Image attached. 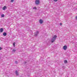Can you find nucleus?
Returning a JSON list of instances; mask_svg holds the SVG:
<instances>
[{
    "label": "nucleus",
    "mask_w": 77,
    "mask_h": 77,
    "mask_svg": "<svg viewBox=\"0 0 77 77\" xmlns=\"http://www.w3.org/2000/svg\"><path fill=\"white\" fill-rule=\"evenodd\" d=\"M56 38H57V36L56 35H55L54 36L53 38L51 39V42L53 43L54 42V41L56 40Z\"/></svg>",
    "instance_id": "f257e3e1"
},
{
    "label": "nucleus",
    "mask_w": 77,
    "mask_h": 77,
    "mask_svg": "<svg viewBox=\"0 0 77 77\" xmlns=\"http://www.w3.org/2000/svg\"><path fill=\"white\" fill-rule=\"evenodd\" d=\"M39 4V0H36L35 4L36 5H38Z\"/></svg>",
    "instance_id": "f03ea898"
},
{
    "label": "nucleus",
    "mask_w": 77,
    "mask_h": 77,
    "mask_svg": "<svg viewBox=\"0 0 77 77\" xmlns=\"http://www.w3.org/2000/svg\"><path fill=\"white\" fill-rule=\"evenodd\" d=\"M38 34H39V31H37L35 33V36H37Z\"/></svg>",
    "instance_id": "7ed1b4c3"
},
{
    "label": "nucleus",
    "mask_w": 77,
    "mask_h": 77,
    "mask_svg": "<svg viewBox=\"0 0 77 77\" xmlns=\"http://www.w3.org/2000/svg\"><path fill=\"white\" fill-rule=\"evenodd\" d=\"M63 48L64 50H66L67 49V46L66 45H65L63 47Z\"/></svg>",
    "instance_id": "20e7f679"
},
{
    "label": "nucleus",
    "mask_w": 77,
    "mask_h": 77,
    "mask_svg": "<svg viewBox=\"0 0 77 77\" xmlns=\"http://www.w3.org/2000/svg\"><path fill=\"white\" fill-rule=\"evenodd\" d=\"M15 74L16 75H19V74L18 73V70H16L15 71Z\"/></svg>",
    "instance_id": "39448f33"
},
{
    "label": "nucleus",
    "mask_w": 77,
    "mask_h": 77,
    "mask_svg": "<svg viewBox=\"0 0 77 77\" xmlns=\"http://www.w3.org/2000/svg\"><path fill=\"white\" fill-rule=\"evenodd\" d=\"M39 23L40 24H42L43 23V20L42 19H40L39 20Z\"/></svg>",
    "instance_id": "423d86ee"
},
{
    "label": "nucleus",
    "mask_w": 77,
    "mask_h": 77,
    "mask_svg": "<svg viewBox=\"0 0 77 77\" xmlns=\"http://www.w3.org/2000/svg\"><path fill=\"white\" fill-rule=\"evenodd\" d=\"M0 33H2L3 32V28H1L0 29Z\"/></svg>",
    "instance_id": "0eeeda50"
},
{
    "label": "nucleus",
    "mask_w": 77,
    "mask_h": 77,
    "mask_svg": "<svg viewBox=\"0 0 77 77\" xmlns=\"http://www.w3.org/2000/svg\"><path fill=\"white\" fill-rule=\"evenodd\" d=\"M3 36H6V35H7V34L6 32H4V33H3Z\"/></svg>",
    "instance_id": "6e6552de"
},
{
    "label": "nucleus",
    "mask_w": 77,
    "mask_h": 77,
    "mask_svg": "<svg viewBox=\"0 0 77 77\" xmlns=\"http://www.w3.org/2000/svg\"><path fill=\"white\" fill-rule=\"evenodd\" d=\"M12 52H15L16 51V50L15 49H13L12 51Z\"/></svg>",
    "instance_id": "1a4fd4ad"
},
{
    "label": "nucleus",
    "mask_w": 77,
    "mask_h": 77,
    "mask_svg": "<svg viewBox=\"0 0 77 77\" xmlns=\"http://www.w3.org/2000/svg\"><path fill=\"white\" fill-rule=\"evenodd\" d=\"M6 7L5 6H4V7L3 8V10H5V9H6Z\"/></svg>",
    "instance_id": "9d476101"
},
{
    "label": "nucleus",
    "mask_w": 77,
    "mask_h": 77,
    "mask_svg": "<svg viewBox=\"0 0 77 77\" xmlns=\"http://www.w3.org/2000/svg\"><path fill=\"white\" fill-rule=\"evenodd\" d=\"M36 7H35L34 8H33V9H35V10H36L37 9Z\"/></svg>",
    "instance_id": "9b49d317"
},
{
    "label": "nucleus",
    "mask_w": 77,
    "mask_h": 77,
    "mask_svg": "<svg viewBox=\"0 0 77 77\" xmlns=\"http://www.w3.org/2000/svg\"><path fill=\"white\" fill-rule=\"evenodd\" d=\"M15 42H14L13 44V45L14 47H15Z\"/></svg>",
    "instance_id": "f8f14e48"
},
{
    "label": "nucleus",
    "mask_w": 77,
    "mask_h": 77,
    "mask_svg": "<svg viewBox=\"0 0 77 77\" xmlns=\"http://www.w3.org/2000/svg\"><path fill=\"white\" fill-rule=\"evenodd\" d=\"M67 60H64V63H67Z\"/></svg>",
    "instance_id": "ddd939ff"
},
{
    "label": "nucleus",
    "mask_w": 77,
    "mask_h": 77,
    "mask_svg": "<svg viewBox=\"0 0 77 77\" xmlns=\"http://www.w3.org/2000/svg\"><path fill=\"white\" fill-rule=\"evenodd\" d=\"M4 14H2L1 15V17H4Z\"/></svg>",
    "instance_id": "4468645a"
},
{
    "label": "nucleus",
    "mask_w": 77,
    "mask_h": 77,
    "mask_svg": "<svg viewBox=\"0 0 77 77\" xmlns=\"http://www.w3.org/2000/svg\"><path fill=\"white\" fill-rule=\"evenodd\" d=\"M15 0H11V1L12 3H13Z\"/></svg>",
    "instance_id": "2eb2a0df"
},
{
    "label": "nucleus",
    "mask_w": 77,
    "mask_h": 77,
    "mask_svg": "<svg viewBox=\"0 0 77 77\" xmlns=\"http://www.w3.org/2000/svg\"><path fill=\"white\" fill-rule=\"evenodd\" d=\"M15 63H16V64H17V63H18V62L17 61H15Z\"/></svg>",
    "instance_id": "dca6fc26"
},
{
    "label": "nucleus",
    "mask_w": 77,
    "mask_h": 77,
    "mask_svg": "<svg viewBox=\"0 0 77 77\" xmlns=\"http://www.w3.org/2000/svg\"><path fill=\"white\" fill-rule=\"evenodd\" d=\"M60 25L61 26H62V23H60Z\"/></svg>",
    "instance_id": "f3484780"
},
{
    "label": "nucleus",
    "mask_w": 77,
    "mask_h": 77,
    "mask_svg": "<svg viewBox=\"0 0 77 77\" xmlns=\"http://www.w3.org/2000/svg\"><path fill=\"white\" fill-rule=\"evenodd\" d=\"M58 0H54V2H57Z\"/></svg>",
    "instance_id": "a211bd4d"
},
{
    "label": "nucleus",
    "mask_w": 77,
    "mask_h": 77,
    "mask_svg": "<svg viewBox=\"0 0 77 77\" xmlns=\"http://www.w3.org/2000/svg\"><path fill=\"white\" fill-rule=\"evenodd\" d=\"M2 48L1 47H0V50H2Z\"/></svg>",
    "instance_id": "6ab92c4d"
},
{
    "label": "nucleus",
    "mask_w": 77,
    "mask_h": 77,
    "mask_svg": "<svg viewBox=\"0 0 77 77\" xmlns=\"http://www.w3.org/2000/svg\"><path fill=\"white\" fill-rule=\"evenodd\" d=\"M75 18H76V20H77V16Z\"/></svg>",
    "instance_id": "aec40b11"
}]
</instances>
